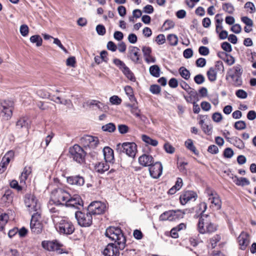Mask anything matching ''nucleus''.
Listing matches in <instances>:
<instances>
[{
	"mask_svg": "<svg viewBox=\"0 0 256 256\" xmlns=\"http://www.w3.org/2000/svg\"><path fill=\"white\" fill-rule=\"evenodd\" d=\"M218 229V226L214 223L212 217L209 214H202L198 220V230L202 234H210Z\"/></svg>",
	"mask_w": 256,
	"mask_h": 256,
	"instance_id": "nucleus-1",
	"label": "nucleus"
},
{
	"mask_svg": "<svg viewBox=\"0 0 256 256\" xmlns=\"http://www.w3.org/2000/svg\"><path fill=\"white\" fill-rule=\"evenodd\" d=\"M105 234L106 236L114 241L120 250L125 248L126 239L120 228L110 226L106 228Z\"/></svg>",
	"mask_w": 256,
	"mask_h": 256,
	"instance_id": "nucleus-2",
	"label": "nucleus"
},
{
	"mask_svg": "<svg viewBox=\"0 0 256 256\" xmlns=\"http://www.w3.org/2000/svg\"><path fill=\"white\" fill-rule=\"evenodd\" d=\"M243 69L240 64H236L228 69L227 72L226 79L228 80L229 78L232 80V84L234 86H240L242 84V76Z\"/></svg>",
	"mask_w": 256,
	"mask_h": 256,
	"instance_id": "nucleus-3",
	"label": "nucleus"
},
{
	"mask_svg": "<svg viewBox=\"0 0 256 256\" xmlns=\"http://www.w3.org/2000/svg\"><path fill=\"white\" fill-rule=\"evenodd\" d=\"M14 108L13 102L0 100V118L3 120H9L12 116Z\"/></svg>",
	"mask_w": 256,
	"mask_h": 256,
	"instance_id": "nucleus-4",
	"label": "nucleus"
},
{
	"mask_svg": "<svg viewBox=\"0 0 256 256\" xmlns=\"http://www.w3.org/2000/svg\"><path fill=\"white\" fill-rule=\"evenodd\" d=\"M116 150L119 154L124 153L127 156L134 158L137 152V146L134 142L119 143L116 144Z\"/></svg>",
	"mask_w": 256,
	"mask_h": 256,
	"instance_id": "nucleus-5",
	"label": "nucleus"
},
{
	"mask_svg": "<svg viewBox=\"0 0 256 256\" xmlns=\"http://www.w3.org/2000/svg\"><path fill=\"white\" fill-rule=\"evenodd\" d=\"M75 217L78 224L82 227H88L92 224V215L87 210L76 212Z\"/></svg>",
	"mask_w": 256,
	"mask_h": 256,
	"instance_id": "nucleus-6",
	"label": "nucleus"
},
{
	"mask_svg": "<svg viewBox=\"0 0 256 256\" xmlns=\"http://www.w3.org/2000/svg\"><path fill=\"white\" fill-rule=\"evenodd\" d=\"M70 198V194L64 190L59 188L54 190L51 194V201L57 205L62 204V202H66Z\"/></svg>",
	"mask_w": 256,
	"mask_h": 256,
	"instance_id": "nucleus-7",
	"label": "nucleus"
},
{
	"mask_svg": "<svg viewBox=\"0 0 256 256\" xmlns=\"http://www.w3.org/2000/svg\"><path fill=\"white\" fill-rule=\"evenodd\" d=\"M69 152L70 157L78 163L83 164L85 162L86 153L78 144H74L72 147L70 148Z\"/></svg>",
	"mask_w": 256,
	"mask_h": 256,
	"instance_id": "nucleus-8",
	"label": "nucleus"
},
{
	"mask_svg": "<svg viewBox=\"0 0 256 256\" xmlns=\"http://www.w3.org/2000/svg\"><path fill=\"white\" fill-rule=\"evenodd\" d=\"M42 247L50 252H56L58 254L66 253V250L62 248L63 244L57 240H44L42 242Z\"/></svg>",
	"mask_w": 256,
	"mask_h": 256,
	"instance_id": "nucleus-9",
	"label": "nucleus"
},
{
	"mask_svg": "<svg viewBox=\"0 0 256 256\" xmlns=\"http://www.w3.org/2000/svg\"><path fill=\"white\" fill-rule=\"evenodd\" d=\"M57 230L64 234H71L74 231V226L72 223L67 220H62L56 226Z\"/></svg>",
	"mask_w": 256,
	"mask_h": 256,
	"instance_id": "nucleus-10",
	"label": "nucleus"
},
{
	"mask_svg": "<svg viewBox=\"0 0 256 256\" xmlns=\"http://www.w3.org/2000/svg\"><path fill=\"white\" fill-rule=\"evenodd\" d=\"M40 215L38 212H36L32 216L30 227L32 232L34 234H39L42 230L43 226L40 220Z\"/></svg>",
	"mask_w": 256,
	"mask_h": 256,
	"instance_id": "nucleus-11",
	"label": "nucleus"
},
{
	"mask_svg": "<svg viewBox=\"0 0 256 256\" xmlns=\"http://www.w3.org/2000/svg\"><path fill=\"white\" fill-rule=\"evenodd\" d=\"M38 200L35 196L32 194H26L24 197V202L26 206L28 208V210L30 212H38V209L40 208L39 206L37 204Z\"/></svg>",
	"mask_w": 256,
	"mask_h": 256,
	"instance_id": "nucleus-12",
	"label": "nucleus"
},
{
	"mask_svg": "<svg viewBox=\"0 0 256 256\" xmlns=\"http://www.w3.org/2000/svg\"><path fill=\"white\" fill-rule=\"evenodd\" d=\"M113 62L118 67L128 80L132 82L136 81V78L133 72L122 61L118 58H114L113 60Z\"/></svg>",
	"mask_w": 256,
	"mask_h": 256,
	"instance_id": "nucleus-13",
	"label": "nucleus"
},
{
	"mask_svg": "<svg viewBox=\"0 0 256 256\" xmlns=\"http://www.w3.org/2000/svg\"><path fill=\"white\" fill-rule=\"evenodd\" d=\"M106 208L104 204L98 201H95L89 204L87 210L92 215L100 214L104 212Z\"/></svg>",
	"mask_w": 256,
	"mask_h": 256,
	"instance_id": "nucleus-14",
	"label": "nucleus"
},
{
	"mask_svg": "<svg viewBox=\"0 0 256 256\" xmlns=\"http://www.w3.org/2000/svg\"><path fill=\"white\" fill-rule=\"evenodd\" d=\"M80 142L85 148H94L98 146L99 140L96 136L86 135L80 138Z\"/></svg>",
	"mask_w": 256,
	"mask_h": 256,
	"instance_id": "nucleus-15",
	"label": "nucleus"
},
{
	"mask_svg": "<svg viewBox=\"0 0 256 256\" xmlns=\"http://www.w3.org/2000/svg\"><path fill=\"white\" fill-rule=\"evenodd\" d=\"M66 206L80 210L83 206V202L79 195L74 194L72 196L70 195Z\"/></svg>",
	"mask_w": 256,
	"mask_h": 256,
	"instance_id": "nucleus-16",
	"label": "nucleus"
},
{
	"mask_svg": "<svg viewBox=\"0 0 256 256\" xmlns=\"http://www.w3.org/2000/svg\"><path fill=\"white\" fill-rule=\"evenodd\" d=\"M148 170L152 178H158L162 174V166L160 162H154L149 166Z\"/></svg>",
	"mask_w": 256,
	"mask_h": 256,
	"instance_id": "nucleus-17",
	"label": "nucleus"
},
{
	"mask_svg": "<svg viewBox=\"0 0 256 256\" xmlns=\"http://www.w3.org/2000/svg\"><path fill=\"white\" fill-rule=\"evenodd\" d=\"M116 243L108 244L103 250V254L104 256H118L120 249Z\"/></svg>",
	"mask_w": 256,
	"mask_h": 256,
	"instance_id": "nucleus-18",
	"label": "nucleus"
},
{
	"mask_svg": "<svg viewBox=\"0 0 256 256\" xmlns=\"http://www.w3.org/2000/svg\"><path fill=\"white\" fill-rule=\"evenodd\" d=\"M208 194L210 196L209 200H211V203L212 204L216 209L220 210L222 206V202L219 196L214 190L208 189Z\"/></svg>",
	"mask_w": 256,
	"mask_h": 256,
	"instance_id": "nucleus-19",
	"label": "nucleus"
},
{
	"mask_svg": "<svg viewBox=\"0 0 256 256\" xmlns=\"http://www.w3.org/2000/svg\"><path fill=\"white\" fill-rule=\"evenodd\" d=\"M197 198L196 194L193 191H186L180 197V204L182 205L185 204L188 202L194 199L196 200Z\"/></svg>",
	"mask_w": 256,
	"mask_h": 256,
	"instance_id": "nucleus-20",
	"label": "nucleus"
},
{
	"mask_svg": "<svg viewBox=\"0 0 256 256\" xmlns=\"http://www.w3.org/2000/svg\"><path fill=\"white\" fill-rule=\"evenodd\" d=\"M154 162V160L153 157L149 154H143L138 158L139 164L144 167H149Z\"/></svg>",
	"mask_w": 256,
	"mask_h": 256,
	"instance_id": "nucleus-21",
	"label": "nucleus"
},
{
	"mask_svg": "<svg viewBox=\"0 0 256 256\" xmlns=\"http://www.w3.org/2000/svg\"><path fill=\"white\" fill-rule=\"evenodd\" d=\"M67 182L70 184L82 186L84 184V179L80 175L72 176L67 178Z\"/></svg>",
	"mask_w": 256,
	"mask_h": 256,
	"instance_id": "nucleus-22",
	"label": "nucleus"
},
{
	"mask_svg": "<svg viewBox=\"0 0 256 256\" xmlns=\"http://www.w3.org/2000/svg\"><path fill=\"white\" fill-rule=\"evenodd\" d=\"M238 240L242 246V250H244L250 243V236L247 232H242L238 236Z\"/></svg>",
	"mask_w": 256,
	"mask_h": 256,
	"instance_id": "nucleus-23",
	"label": "nucleus"
},
{
	"mask_svg": "<svg viewBox=\"0 0 256 256\" xmlns=\"http://www.w3.org/2000/svg\"><path fill=\"white\" fill-rule=\"evenodd\" d=\"M140 49L136 46H132L129 50L128 56L130 59L135 64L140 63L139 54Z\"/></svg>",
	"mask_w": 256,
	"mask_h": 256,
	"instance_id": "nucleus-24",
	"label": "nucleus"
},
{
	"mask_svg": "<svg viewBox=\"0 0 256 256\" xmlns=\"http://www.w3.org/2000/svg\"><path fill=\"white\" fill-rule=\"evenodd\" d=\"M104 158L106 162H112L114 160V154L112 149L106 146L103 149Z\"/></svg>",
	"mask_w": 256,
	"mask_h": 256,
	"instance_id": "nucleus-25",
	"label": "nucleus"
},
{
	"mask_svg": "<svg viewBox=\"0 0 256 256\" xmlns=\"http://www.w3.org/2000/svg\"><path fill=\"white\" fill-rule=\"evenodd\" d=\"M168 218L170 221H172L176 219L182 218L185 214L184 212L179 210H168Z\"/></svg>",
	"mask_w": 256,
	"mask_h": 256,
	"instance_id": "nucleus-26",
	"label": "nucleus"
},
{
	"mask_svg": "<svg viewBox=\"0 0 256 256\" xmlns=\"http://www.w3.org/2000/svg\"><path fill=\"white\" fill-rule=\"evenodd\" d=\"M110 166L108 164V162L106 161L98 162L94 166L96 171L100 174H103L106 171L108 170Z\"/></svg>",
	"mask_w": 256,
	"mask_h": 256,
	"instance_id": "nucleus-27",
	"label": "nucleus"
},
{
	"mask_svg": "<svg viewBox=\"0 0 256 256\" xmlns=\"http://www.w3.org/2000/svg\"><path fill=\"white\" fill-rule=\"evenodd\" d=\"M232 180L238 186H244L250 184L249 180L246 178H238L236 176H234L232 177Z\"/></svg>",
	"mask_w": 256,
	"mask_h": 256,
	"instance_id": "nucleus-28",
	"label": "nucleus"
},
{
	"mask_svg": "<svg viewBox=\"0 0 256 256\" xmlns=\"http://www.w3.org/2000/svg\"><path fill=\"white\" fill-rule=\"evenodd\" d=\"M142 140L143 142H144L146 144L151 145L153 146H156L158 144V141L154 139H152L150 136L142 134Z\"/></svg>",
	"mask_w": 256,
	"mask_h": 256,
	"instance_id": "nucleus-29",
	"label": "nucleus"
},
{
	"mask_svg": "<svg viewBox=\"0 0 256 256\" xmlns=\"http://www.w3.org/2000/svg\"><path fill=\"white\" fill-rule=\"evenodd\" d=\"M28 118L26 116L20 118L16 122V126L18 128H28Z\"/></svg>",
	"mask_w": 256,
	"mask_h": 256,
	"instance_id": "nucleus-30",
	"label": "nucleus"
},
{
	"mask_svg": "<svg viewBox=\"0 0 256 256\" xmlns=\"http://www.w3.org/2000/svg\"><path fill=\"white\" fill-rule=\"evenodd\" d=\"M32 169L30 166H26L22 172L21 176L20 177V183L22 182H24V181L27 179L28 175L31 173Z\"/></svg>",
	"mask_w": 256,
	"mask_h": 256,
	"instance_id": "nucleus-31",
	"label": "nucleus"
},
{
	"mask_svg": "<svg viewBox=\"0 0 256 256\" xmlns=\"http://www.w3.org/2000/svg\"><path fill=\"white\" fill-rule=\"evenodd\" d=\"M124 90L126 94L128 96L131 102H136V98L134 96L132 88L130 86H127L124 87Z\"/></svg>",
	"mask_w": 256,
	"mask_h": 256,
	"instance_id": "nucleus-32",
	"label": "nucleus"
},
{
	"mask_svg": "<svg viewBox=\"0 0 256 256\" xmlns=\"http://www.w3.org/2000/svg\"><path fill=\"white\" fill-rule=\"evenodd\" d=\"M149 72L152 76L156 78H158L160 76V68L158 65L150 66Z\"/></svg>",
	"mask_w": 256,
	"mask_h": 256,
	"instance_id": "nucleus-33",
	"label": "nucleus"
},
{
	"mask_svg": "<svg viewBox=\"0 0 256 256\" xmlns=\"http://www.w3.org/2000/svg\"><path fill=\"white\" fill-rule=\"evenodd\" d=\"M206 74L210 82H214L216 80L217 72L213 68H210L207 72Z\"/></svg>",
	"mask_w": 256,
	"mask_h": 256,
	"instance_id": "nucleus-34",
	"label": "nucleus"
},
{
	"mask_svg": "<svg viewBox=\"0 0 256 256\" xmlns=\"http://www.w3.org/2000/svg\"><path fill=\"white\" fill-rule=\"evenodd\" d=\"M116 127L114 123L110 122L105 125H104L102 127V130L106 132H113L116 130Z\"/></svg>",
	"mask_w": 256,
	"mask_h": 256,
	"instance_id": "nucleus-35",
	"label": "nucleus"
},
{
	"mask_svg": "<svg viewBox=\"0 0 256 256\" xmlns=\"http://www.w3.org/2000/svg\"><path fill=\"white\" fill-rule=\"evenodd\" d=\"M178 71L180 74L182 78L186 80H188L190 78V72L186 68L182 66L180 68Z\"/></svg>",
	"mask_w": 256,
	"mask_h": 256,
	"instance_id": "nucleus-36",
	"label": "nucleus"
},
{
	"mask_svg": "<svg viewBox=\"0 0 256 256\" xmlns=\"http://www.w3.org/2000/svg\"><path fill=\"white\" fill-rule=\"evenodd\" d=\"M232 144L236 147L240 149H242L244 148V142L238 137L234 136L232 138Z\"/></svg>",
	"mask_w": 256,
	"mask_h": 256,
	"instance_id": "nucleus-37",
	"label": "nucleus"
},
{
	"mask_svg": "<svg viewBox=\"0 0 256 256\" xmlns=\"http://www.w3.org/2000/svg\"><path fill=\"white\" fill-rule=\"evenodd\" d=\"M185 146L188 149L192 152L194 154H198L196 148L193 144V142L191 139H188L185 142Z\"/></svg>",
	"mask_w": 256,
	"mask_h": 256,
	"instance_id": "nucleus-38",
	"label": "nucleus"
},
{
	"mask_svg": "<svg viewBox=\"0 0 256 256\" xmlns=\"http://www.w3.org/2000/svg\"><path fill=\"white\" fill-rule=\"evenodd\" d=\"M127 106L131 108V112L133 114L138 118L140 117V110L138 108L136 104H128L127 105Z\"/></svg>",
	"mask_w": 256,
	"mask_h": 256,
	"instance_id": "nucleus-39",
	"label": "nucleus"
},
{
	"mask_svg": "<svg viewBox=\"0 0 256 256\" xmlns=\"http://www.w3.org/2000/svg\"><path fill=\"white\" fill-rule=\"evenodd\" d=\"M30 41L32 43H36L37 46H42V40L39 35H34L30 38Z\"/></svg>",
	"mask_w": 256,
	"mask_h": 256,
	"instance_id": "nucleus-40",
	"label": "nucleus"
},
{
	"mask_svg": "<svg viewBox=\"0 0 256 256\" xmlns=\"http://www.w3.org/2000/svg\"><path fill=\"white\" fill-rule=\"evenodd\" d=\"M167 40L169 41L171 46H175L178 44V38L177 36L174 34H170L167 36Z\"/></svg>",
	"mask_w": 256,
	"mask_h": 256,
	"instance_id": "nucleus-41",
	"label": "nucleus"
},
{
	"mask_svg": "<svg viewBox=\"0 0 256 256\" xmlns=\"http://www.w3.org/2000/svg\"><path fill=\"white\" fill-rule=\"evenodd\" d=\"M222 9L228 14H233L234 8L232 4L230 3H225L222 5Z\"/></svg>",
	"mask_w": 256,
	"mask_h": 256,
	"instance_id": "nucleus-42",
	"label": "nucleus"
},
{
	"mask_svg": "<svg viewBox=\"0 0 256 256\" xmlns=\"http://www.w3.org/2000/svg\"><path fill=\"white\" fill-rule=\"evenodd\" d=\"M213 68L216 72H220L223 73L224 70V66L222 62L217 61L216 62L214 67Z\"/></svg>",
	"mask_w": 256,
	"mask_h": 256,
	"instance_id": "nucleus-43",
	"label": "nucleus"
},
{
	"mask_svg": "<svg viewBox=\"0 0 256 256\" xmlns=\"http://www.w3.org/2000/svg\"><path fill=\"white\" fill-rule=\"evenodd\" d=\"M206 204L204 202H202L198 206L196 212L197 213H200L201 216L202 214H204L203 213L206 211Z\"/></svg>",
	"mask_w": 256,
	"mask_h": 256,
	"instance_id": "nucleus-44",
	"label": "nucleus"
},
{
	"mask_svg": "<svg viewBox=\"0 0 256 256\" xmlns=\"http://www.w3.org/2000/svg\"><path fill=\"white\" fill-rule=\"evenodd\" d=\"M36 94L40 97L42 98H49L50 94L44 90H39L36 92Z\"/></svg>",
	"mask_w": 256,
	"mask_h": 256,
	"instance_id": "nucleus-45",
	"label": "nucleus"
},
{
	"mask_svg": "<svg viewBox=\"0 0 256 256\" xmlns=\"http://www.w3.org/2000/svg\"><path fill=\"white\" fill-rule=\"evenodd\" d=\"M234 126L238 130H242L246 128V124L243 120H239L235 122Z\"/></svg>",
	"mask_w": 256,
	"mask_h": 256,
	"instance_id": "nucleus-46",
	"label": "nucleus"
},
{
	"mask_svg": "<svg viewBox=\"0 0 256 256\" xmlns=\"http://www.w3.org/2000/svg\"><path fill=\"white\" fill-rule=\"evenodd\" d=\"M221 239V237L218 234H216L210 240V243L211 244L212 248H214L216 245V244L220 242V240Z\"/></svg>",
	"mask_w": 256,
	"mask_h": 256,
	"instance_id": "nucleus-47",
	"label": "nucleus"
},
{
	"mask_svg": "<svg viewBox=\"0 0 256 256\" xmlns=\"http://www.w3.org/2000/svg\"><path fill=\"white\" fill-rule=\"evenodd\" d=\"M150 92L155 94H159L161 91L160 87L157 84H152L150 88Z\"/></svg>",
	"mask_w": 256,
	"mask_h": 256,
	"instance_id": "nucleus-48",
	"label": "nucleus"
},
{
	"mask_svg": "<svg viewBox=\"0 0 256 256\" xmlns=\"http://www.w3.org/2000/svg\"><path fill=\"white\" fill-rule=\"evenodd\" d=\"M236 96L242 99H245L248 96L247 92L243 90H238L236 92Z\"/></svg>",
	"mask_w": 256,
	"mask_h": 256,
	"instance_id": "nucleus-49",
	"label": "nucleus"
},
{
	"mask_svg": "<svg viewBox=\"0 0 256 256\" xmlns=\"http://www.w3.org/2000/svg\"><path fill=\"white\" fill-rule=\"evenodd\" d=\"M122 100L117 96H113L110 98V102L112 104L118 105L122 102Z\"/></svg>",
	"mask_w": 256,
	"mask_h": 256,
	"instance_id": "nucleus-50",
	"label": "nucleus"
},
{
	"mask_svg": "<svg viewBox=\"0 0 256 256\" xmlns=\"http://www.w3.org/2000/svg\"><path fill=\"white\" fill-rule=\"evenodd\" d=\"M187 92L190 94L191 98L194 99V101L198 102L199 100L198 93L194 89L191 88V89L189 90V92Z\"/></svg>",
	"mask_w": 256,
	"mask_h": 256,
	"instance_id": "nucleus-51",
	"label": "nucleus"
},
{
	"mask_svg": "<svg viewBox=\"0 0 256 256\" xmlns=\"http://www.w3.org/2000/svg\"><path fill=\"white\" fill-rule=\"evenodd\" d=\"M164 148L167 153L172 154L174 153L175 148L169 143H166L164 144Z\"/></svg>",
	"mask_w": 256,
	"mask_h": 256,
	"instance_id": "nucleus-52",
	"label": "nucleus"
},
{
	"mask_svg": "<svg viewBox=\"0 0 256 256\" xmlns=\"http://www.w3.org/2000/svg\"><path fill=\"white\" fill-rule=\"evenodd\" d=\"M205 80L204 77L201 74L196 75L194 78V80L198 84H202Z\"/></svg>",
	"mask_w": 256,
	"mask_h": 256,
	"instance_id": "nucleus-53",
	"label": "nucleus"
},
{
	"mask_svg": "<svg viewBox=\"0 0 256 256\" xmlns=\"http://www.w3.org/2000/svg\"><path fill=\"white\" fill-rule=\"evenodd\" d=\"M20 30L21 34L26 36L28 34L29 28L27 25L22 24L20 26Z\"/></svg>",
	"mask_w": 256,
	"mask_h": 256,
	"instance_id": "nucleus-54",
	"label": "nucleus"
},
{
	"mask_svg": "<svg viewBox=\"0 0 256 256\" xmlns=\"http://www.w3.org/2000/svg\"><path fill=\"white\" fill-rule=\"evenodd\" d=\"M234 151L231 148H226L224 152V156L226 158H231L234 155Z\"/></svg>",
	"mask_w": 256,
	"mask_h": 256,
	"instance_id": "nucleus-55",
	"label": "nucleus"
},
{
	"mask_svg": "<svg viewBox=\"0 0 256 256\" xmlns=\"http://www.w3.org/2000/svg\"><path fill=\"white\" fill-rule=\"evenodd\" d=\"M97 33L100 36H104L106 32L105 27L102 24H98L96 27Z\"/></svg>",
	"mask_w": 256,
	"mask_h": 256,
	"instance_id": "nucleus-56",
	"label": "nucleus"
},
{
	"mask_svg": "<svg viewBox=\"0 0 256 256\" xmlns=\"http://www.w3.org/2000/svg\"><path fill=\"white\" fill-rule=\"evenodd\" d=\"M222 48L226 52H230L232 50V48L230 44L228 42H224L221 44Z\"/></svg>",
	"mask_w": 256,
	"mask_h": 256,
	"instance_id": "nucleus-57",
	"label": "nucleus"
},
{
	"mask_svg": "<svg viewBox=\"0 0 256 256\" xmlns=\"http://www.w3.org/2000/svg\"><path fill=\"white\" fill-rule=\"evenodd\" d=\"M199 53L202 56H208L209 53V49L204 46H201L198 48Z\"/></svg>",
	"mask_w": 256,
	"mask_h": 256,
	"instance_id": "nucleus-58",
	"label": "nucleus"
},
{
	"mask_svg": "<svg viewBox=\"0 0 256 256\" xmlns=\"http://www.w3.org/2000/svg\"><path fill=\"white\" fill-rule=\"evenodd\" d=\"M118 130L121 134H125L128 131V127L125 124H120L118 126Z\"/></svg>",
	"mask_w": 256,
	"mask_h": 256,
	"instance_id": "nucleus-59",
	"label": "nucleus"
},
{
	"mask_svg": "<svg viewBox=\"0 0 256 256\" xmlns=\"http://www.w3.org/2000/svg\"><path fill=\"white\" fill-rule=\"evenodd\" d=\"M163 26L165 28L166 30H168L174 27V23L172 20H166L164 22Z\"/></svg>",
	"mask_w": 256,
	"mask_h": 256,
	"instance_id": "nucleus-60",
	"label": "nucleus"
},
{
	"mask_svg": "<svg viewBox=\"0 0 256 256\" xmlns=\"http://www.w3.org/2000/svg\"><path fill=\"white\" fill-rule=\"evenodd\" d=\"M8 220V216L6 214H2L0 216V223L4 226L7 223Z\"/></svg>",
	"mask_w": 256,
	"mask_h": 256,
	"instance_id": "nucleus-61",
	"label": "nucleus"
},
{
	"mask_svg": "<svg viewBox=\"0 0 256 256\" xmlns=\"http://www.w3.org/2000/svg\"><path fill=\"white\" fill-rule=\"evenodd\" d=\"M156 42L158 44H164L166 42V38L164 34H160L156 37Z\"/></svg>",
	"mask_w": 256,
	"mask_h": 256,
	"instance_id": "nucleus-62",
	"label": "nucleus"
},
{
	"mask_svg": "<svg viewBox=\"0 0 256 256\" xmlns=\"http://www.w3.org/2000/svg\"><path fill=\"white\" fill-rule=\"evenodd\" d=\"M202 130L203 132L208 135H210L212 133V126L210 125L204 124L202 126Z\"/></svg>",
	"mask_w": 256,
	"mask_h": 256,
	"instance_id": "nucleus-63",
	"label": "nucleus"
},
{
	"mask_svg": "<svg viewBox=\"0 0 256 256\" xmlns=\"http://www.w3.org/2000/svg\"><path fill=\"white\" fill-rule=\"evenodd\" d=\"M196 65L198 67L202 68L206 64V60L205 58H200L196 60Z\"/></svg>",
	"mask_w": 256,
	"mask_h": 256,
	"instance_id": "nucleus-64",
	"label": "nucleus"
}]
</instances>
